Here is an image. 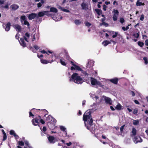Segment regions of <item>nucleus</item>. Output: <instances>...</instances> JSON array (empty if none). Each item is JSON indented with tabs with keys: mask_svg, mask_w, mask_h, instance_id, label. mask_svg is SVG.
<instances>
[{
	"mask_svg": "<svg viewBox=\"0 0 148 148\" xmlns=\"http://www.w3.org/2000/svg\"><path fill=\"white\" fill-rule=\"evenodd\" d=\"M90 114V110H88L85 112L83 116V120L85 122L86 126L87 128L90 130L92 129L93 127V120L91 118Z\"/></svg>",
	"mask_w": 148,
	"mask_h": 148,
	"instance_id": "f257e3e1",
	"label": "nucleus"
},
{
	"mask_svg": "<svg viewBox=\"0 0 148 148\" xmlns=\"http://www.w3.org/2000/svg\"><path fill=\"white\" fill-rule=\"evenodd\" d=\"M69 80L78 84H81L84 82L83 79L76 73H73L72 75Z\"/></svg>",
	"mask_w": 148,
	"mask_h": 148,
	"instance_id": "f03ea898",
	"label": "nucleus"
},
{
	"mask_svg": "<svg viewBox=\"0 0 148 148\" xmlns=\"http://www.w3.org/2000/svg\"><path fill=\"white\" fill-rule=\"evenodd\" d=\"M113 13L112 19L113 21H116L117 20L119 14V12L117 10H114L112 11Z\"/></svg>",
	"mask_w": 148,
	"mask_h": 148,
	"instance_id": "7ed1b4c3",
	"label": "nucleus"
},
{
	"mask_svg": "<svg viewBox=\"0 0 148 148\" xmlns=\"http://www.w3.org/2000/svg\"><path fill=\"white\" fill-rule=\"evenodd\" d=\"M102 98L106 103L110 104H111L112 103V101L110 98L105 96H103Z\"/></svg>",
	"mask_w": 148,
	"mask_h": 148,
	"instance_id": "20e7f679",
	"label": "nucleus"
},
{
	"mask_svg": "<svg viewBox=\"0 0 148 148\" xmlns=\"http://www.w3.org/2000/svg\"><path fill=\"white\" fill-rule=\"evenodd\" d=\"M75 68V70H76L78 71H82V72L83 73L84 75L86 76H88V74L86 72L82 70L78 66L75 65L74 66Z\"/></svg>",
	"mask_w": 148,
	"mask_h": 148,
	"instance_id": "39448f33",
	"label": "nucleus"
},
{
	"mask_svg": "<svg viewBox=\"0 0 148 148\" xmlns=\"http://www.w3.org/2000/svg\"><path fill=\"white\" fill-rule=\"evenodd\" d=\"M27 16L29 20H32L35 17L37 18V14L35 13H32L29 14Z\"/></svg>",
	"mask_w": 148,
	"mask_h": 148,
	"instance_id": "423d86ee",
	"label": "nucleus"
},
{
	"mask_svg": "<svg viewBox=\"0 0 148 148\" xmlns=\"http://www.w3.org/2000/svg\"><path fill=\"white\" fill-rule=\"evenodd\" d=\"M46 120L48 122L50 123H53V122L54 121V119L52 117L51 115L48 116V117L47 118Z\"/></svg>",
	"mask_w": 148,
	"mask_h": 148,
	"instance_id": "0eeeda50",
	"label": "nucleus"
},
{
	"mask_svg": "<svg viewBox=\"0 0 148 148\" xmlns=\"http://www.w3.org/2000/svg\"><path fill=\"white\" fill-rule=\"evenodd\" d=\"M19 6L17 4H12L10 6V8L13 11L17 10L19 8Z\"/></svg>",
	"mask_w": 148,
	"mask_h": 148,
	"instance_id": "6e6552de",
	"label": "nucleus"
},
{
	"mask_svg": "<svg viewBox=\"0 0 148 148\" xmlns=\"http://www.w3.org/2000/svg\"><path fill=\"white\" fill-rule=\"evenodd\" d=\"M10 23L9 22L8 23L6 24H3V26L4 27V26H5V29L6 31H8L10 29Z\"/></svg>",
	"mask_w": 148,
	"mask_h": 148,
	"instance_id": "1a4fd4ad",
	"label": "nucleus"
},
{
	"mask_svg": "<svg viewBox=\"0 0 148 148\" xmlns=\"http://www.w3.org/2000/svg\"><path fill=\"white\" fill-rule=\"evenodd\" d=\"M81 6L83 10H87L88 9V5L86 3H83L81 4Z\"/></svg>",
	"mask_w": 148,
	"mask_h": 148,
	"instance_id": "9d476101",
	"label": "nucleus"
},
{
	"mask_svg": "<svg viewBox=\"0 0 148 148\" xmlns=\"http://www.w3.org/2000/svg\"><path fill=\"white\" fill-rule=\"evenodd\" d=\"M13 27L15 29L16 31L20 32L21 31V27L18 25L17 24H15L13 26Z\"/></svg>",
	"mask_w": 148,
	"mask_h": 148,
	"instance_id": "9b49d317",
	"label": "nucleus"
},
{
	"mask_svg": "<svg viewBox=\"0 0 148 148\" xmlns=\"http://www.w3.org/2000/svg\"><path fill=\"white\" fill-rule=\"evenodd\" d=\"M48 138L49 141L50 143H53L55 142L54 141V137L49 136L48 137Z\"/></svg>",
	"mask_w": 148,
	"mask_h": 148,
	"instance_id": "f8f14e48",
	"label": "nucleus"
},
{
	"mask_svg": "<svg viewBox=\"0 0 148 148\" xmlns=\"http://www.w3.org/2000/svg\"><path fill=\"white\" fill-rule=\"evenodd\" d=\"M97 81L95 79L91 78V83L93 85H95L97 84Z\"/></svg>",
	"mask_w": 148,
	"mask_h": 148,
	"instance_id": "ddd939ff",
	"label": "nucleus"
},
{
	"mask_svg": "<svg viewBox=\"0 0 148 148\" xmlns=\"http://www.w3.org/2000/svg\"><path fill=\"white\" fill-rule=\"evenodd\" d=\"M21 45L23 47H25L26 46V44L25 42L23 39L21 38L19 40Z\"/></svg>",
	"mask_w": 148,
	"mask_h": 148,
	"instance_id": "4468645a",
	"label": "nucleus"
},
{
	"mask_svg": "<svg viewBox=\"0 0 148 148\" xmlns=\"http://www.w3.org/2000/svg\"><path fill=\"white\" fill-rule=\"evenodd\" d=\"M45 3V1L43 0H41L40 1V2L37 4V7L38 8L41 7L42 5L44 4Z\"/></svg>",
	"mask_w": 148,
	"mask_h": 148,
	"instance_id": "2eb2a0df",
	"label": "nucleus"
},
{
	"mask_svg": "<svg viewBox=\"0 0 148 148\" xmlns=\"http://www.w3.org/2000/svg\"><path fill=\"white\" fill-rule=\"evenodd\" d=\"M32 123L33 125H37L38 124V120L36 119H34L32 120Z\"/></svg>",
	"mask_w": 148,
	"mask_h": 148,
	"instance_id": "dca6fc26",
	"label": "nucleus"
},
{
	"mask_svg": "<svg viewBox=\"0 0 148 148\" xmlns=\"http://www.w3.org/2000/svg\"><path fill=\"white\" fill-rule=\"evenodd\" d=\"M40 61L41 63L43 64H47L49 63H51V62H53V60H52L51 62H49L48 61L42 59Z\"/></svg>",
	"mask_w": 148,
	"mask_h": 148,
	"instance_id": "f3484780",
	"label": "nucleus"
},
{
	"mask_svg": "<svg viewBox=\"0 0 148 148\" xmlns=\"http://www.w3.org/2000/svg\"><path fill=\"white\" fill-rule=\"evenodd\" d=\"M44 16V11L39 12L37 14V18L43 16Z\"/></svg>",
	"mask_w": 148,
	"mask_h": 148,
	"instance_id": "a211bd4d",
	"label": "nucleus"
},
{
	"mask_svg": "<svg viewBox=\"0 0 148 148\" xmlns=\"http://www.w3.org/2000/svg\"><path fill=\"white\" fill-rule=\"evenodd\" d=\"M110 81L112 82L115 84H116L118 82V79L117 78H115L113 79H110Z\"/></svg>",
	"mask_w": 148,
	"mask_h": 148,
	"instance_id": "6ab92c4d",
	"label": "nucleus"
},
{
	"mask_svg": "<svg viewBox=\"0 0 148 148\" xmlns=\"http://www.w3.org/2000/svg\"><path fill=\"white\" fill-rule=\"evenodd\" d=\"M110 43L111 42L109 41L108 40H105L102 42V44L104 46H106Z\"/></svg>",
	"mask_w": 148,
	"mask_h": 148,
	"instance_id": "aec40b11",
	"label": "nucleus"
},
{
	"mask_svg": "<svg viewBox=\"0 0 148 148\" xmlns=\"http://www.w3.org/2000/svg\"><path fill=\"white\" fill-rule=\"evenodd\" d=\"M50 12L54 13H56L58 12V10L57 9L55 8L51 7L50 9Z\"/></svg>",
	"mask_w": 148,
	"mask_h": 148,
	"instance_id": "412c9836",
	"label": "nucleus"
},
{
	"mask_svg": "<svg viewBox=\"0 0 148 148\" xmlns=\"http://www.w3.org/2000/svg\"><path fill=\"white\" fill-rule=\"evenodd\" d=\"M38 35L37 34L36 35H34L33 36V38L32 39V41H34L36 40H38Z\"/></svg>",
	"mask_w": 148,
	"mask_h": 148,
	"instance_id": "4be33fe9",
	"label": "nucleus"
},
{
	"mask_svg": "<svg viewBox=\"0 0 148 148\" xmlns=\"http://www.w3.org/2000/svg\"><path fill=\"white\" fill-rule=\"evenodd\" d=\"M145 5V4L144 3H142L141 2H140V0H138L137 1V2L136 3V5L137 6H141V5Z\"/></svg>",
	"mask_w": 148,
	"mask_h": 148,
	"instance_id": "5701e85b",
	"label": "nucleus"
},
{
	"mask_svg": "<svg viewBox=\"0 0 148 148\" xmlns=\"http://www.w3.org/2000/svg\"><path fill=\"white\" fill-rule=\"evenodd\" d=\"M90 96L93 99L95 100H97L99 99L98 97L94 94H91L90 95Z\"/></svg>",
	"mask_w": 148,
	"mask_h": 148,
	"instance_id": "b1692460",
	"label": "nucleus"
},
{
	"mask_svg": "<svg viewBox=\"0 0 148 148\" xmlns=\"http://www.w3.org/2000/svg\"><path fill=\"white\" fill-rule=\"evenodd\" d=\"M122 107L121 105L120 104L118 103L116 106L115 108L118 110H120L121 109Z\"/></svg>",
	"mask_w": 148,
	"mask_h": 148,
	"instance_id": "393cba45",
	"label": "nucleus"
},
{
	"mask_svg": "<svg viewBox=\"0 0 148 148\" xmlns=\"http://www.w3.org/2000/svg\"><path fill=\"white\" fill-rule=\"evenodd\" d=\"M10 134L11 135H13L16 138L18 137V135H16V134L15 133L14 131L13 130H11L10 132Z\"/></svg>",
	"mask_w": 148,
	"mask_h": 148,
	"instance_id": "a878e982",
	"label": "nucleus"
},
{
	"mask_svg": "<svg viewBox=\"0 0 148 148\" xmlns=\"http://www.w3.org/2000/svg\"><path fill=\"white\" fill-rule=\"evenodd\" d=\"M74 22L77 25H79L81 23V21L79 20H75Z\"/></svg>",
	"mask_w": 148,
	"mask_h": 148,
	"instance_id": "bb28decb",
	"label": "nucleus"
},
{
	"mask_svg": "<svg viewBox=\"0 0 148 148\" xmlns=\"http://www.w3.org/2000/svg\"><path fill=\"white\" fill-rule=\"evenodd\" d=\"M29 34L27 33L25 34V36L24 37L25 40L27 41H28L27 39L29 38Z\"/></svg>",
	"mask_w": 148,
	"mask_h": 148,
	"instance_id": "cd10ccee",
	"label": "nucleus"
},
{
	"mask_svg": "<svg viewBox=\"0 0 148 148\" xmlns=\"http://www.w3.org/2000/svg\"><path fill=\"white\" fill-rule=\"evenodd\" d=\"M132 135L133 136H134L136 134V130L135 128H133L132 129Z\"/></svg>",
	"mask_w": 148,
	"mask_h": 148,
	"instance_id": "c85d7f7f",
	"label": "nucleus"
},
{
	"mask_svg": "<svg viewBox=\"0 0 148 148\" xmlns=\"http://www.w3.org/2000/svg\"><path fill=\"white\" fill-rule=\"evenodd\" d=\"M139 120H133V124L134 125H137L139 124Z\"/></svg>",
	"mask_w": 148,
	"mask_h": 148,
	"instance_id": "c756f323",
	"label": "nucleus"
},
{
	"mask_svg": "<svg viewBox=\"0 0 148 148\" xmlns=\"http://www.w3.org/2000/svg\"><path fill=\"white\" fill-rule=\"evenodd\" d=\"M50 11H44V15H46L48 16H51V14L50 13Z\"/></svg>",
	"mask_w": 148,
	"mask_h": 148,
	"instance_id": "7c9ffc66",
	"label": "nucleus"
},
{
	"mask_svg": "<svg viewBox=\"0 0 148 148\" xmlns=\"http://www.w3.org/2000/svg\"><path fill=\"white\" fill-rule=\"evenodd\" d=\"M97 86H99L101 87L102 88H103L104 86L100 82L97 81Z\"/></svg>",
	"mask_w": 148,
	"mask_h": 148,
	"instance_id": "2f4dec72",
	"label": "nucleus"
},
{
	"mask_svg": "<svg viewBox=\"0 0 148 148\" xmlns=\"http://www.w3.org/2000/svg\"><path fill=\"white\" fill-rule=\"evenodd\" d=\"M105 20V19H102V23L100 24V25H103L106 26H107L108 24L107 23H106L104 22Z\"/></svg>",
	"mask_w": 148,
	"mask_h": 148,
	"instance_id": "473e14b6",
	"label": "nucleus"
},
{
	"mask_svg": "<svg viewBox=\"0 0 148 148\" xmlns=\"http://www.w3.org/2000/svg\"><path fill=\"white\" fill-rule=\"evenodd\" d=\"M139 138L140 140H137L136 141V140L134 141V142L136 144L138 142L141 143L142 142V141H143L142 139L140 137H139Z\"/></svg>",
	"mask_w": 148,
	"mask_h": 148,
	"instance_id": "72a5a7b5",
	"label": "nucleus"
},
{
	"mask_svg": "<svg viewBox=\"0 0 148 148\" xmlns=\"http://www.w3.org/2000/svg\"><path fill=\"white\" fill-rule=\"evenodd\" d=\"M95 11L99 15H101L102 13L101 11L99 9H96L95 10Z\"/></svg>",
	"mask_w": 148,
	"mask_h": 148,
	"instance_id": "f704fd0d",
	"label": "nucleus"
},
{
	"mask_svg": "<svg viewBox=\"0 0 148 148\" xmlns=\"http://www.w3.org/2000/svg\"><path fill=\"white\" fill-rule=\"evenodd\" d=\"M60 62L61 64L63 65H65L66 64L64 60H63L62 59L60 60Z\"/></svg>",
	"mask_w": 148,
	"mask_h": 148,
	"instance_id": "c9c22d12",
	"label": "nucleus"
},
{
	"mask_svg": "<svg viewBox=\"0 0 148 148\" xmlns=\"http://www.w3.org/2000/svg\"><path fill=\"white\" fill-rule=\"evenodd\" d=\"M21 21L23 20L24 21H26V16H23L21 17Z\"/></svg>",
	"mask_w": 148,
	"mask_h": 148,
	"instance_id": "e433bc0d",
	"label": "nucleus"
},
{
	"mask_svg": "<svg viewBox=\"0 0 148 148\" xmlns=\"http://www.w3.org/2000/svg\"><path fill=\"white\" fill-rule=\"evenodd\" d=\"M129 27L128 26H126V27H122V29L124 31H125L126 30H127V29H129Z\"/></svg>",
	"mask_w": 148,
	"mask_h": 148,
	"instance_id": "4c0bfd02",
	"label": "nucleus"
},
{
	"mask_svg": "<svg viewBox=\"0 0 148 148\" xmlns=\"http://www.w3.org/2000/svg\"><path fill=\"white\" fill-rule=\"evenodd\" d=\"M125 22V20L123 18H120V22L121 23H123Z\"/></svg>",
	"mask_w": 148,
	"mask_h": 148,
	"instance_id": "58836bf2",
	"label": "nucleus"
},
{
	"mask_svg": "<svg viewBox=\"0 0 148 148\" xmlns=\"http://www.w3.org/2000/svg\"><path fill=\"white\" fill-rule=\"evenodd\" d=\"M138 45L140 47H142L144 45V43L143 42H138Z\"/></svg>",
	"mask_w": 148,
	"mask_h": 148,
	"instance_id": "ea45409f",
	"label": "nucleus"
},
{
	"mask_svg": "<svg viewBox=\"0 0 148 148\" xmlns=\"http://www.w3.org/2000/svg\"><path fill=\"white\" fill-rule=\"evenodd\" d=\"M60 130L63 131H65L66 128L63 126H60Z\"/></svg>",
	"mask_w": 148,
	"mask_h": 148,
	"instance_id": "a19ab883",
	"label": "nucleus"
},
{
	"mask_svg": "<svg viewBox=\"0 0 148 148\" xmlns=\"http://www.w3.org/2000/svg\"><path fill=\"white\" fill-rule=\"evenodd\" d=\"M143 59L145 61V63L146 64H147L148 63L147 59L146 57H144Z\"/></svg>",
	"mask_w": 148,
	"mask_h": 148,
	"instance_id": "79ce46f5",
	"label": "nucleus"
},
{
	"mask_svg": "<svg viewBox=\"0 0 148 148\" xmlns=\"http://www.w3.org/2000/svg\"><path fill=\"white\" fill-rule=\"evenodd\" d=\"M115 34L113 35L112 37L113 38H114L117 36L118 32H113V34Z\"/></svg>",
	"mask_w": 148,
	"mask_h": 148,
	"instance_id": "37998d69",
	"label": "nucleus"
},
{
	"mask_svg": "<svg viewBox=\"0 0 148 148\" xmlns=\"http://www.w3.org/2000/svg\"><path fill=\"white\" fill-rule=\"evenodd\" d=\"M18 144L21 146H23L24 145V143L22 141H19L18 142Z\"/></svg>",
	"mask_w": 148,
	"mask_h": 148,
	"instance_id": "c03bdc74",
	"label": "nucleus"
},
{
	"mask_svg": "<svg viewBox=\"0 0 148 148\" xmlns=\"http://www.w3.org/2000/svg\"><path fill=\"white\" fill-rule=\"evenodd\" d=\"M52 18L54 20L56 21H60V20H61L62 19V16H61L60 18V19H59V18H58V19L55 18L54 17H52Z\"/></svg>",
	"mask_w": 148,
	"mask_h": 148,
	"instance_id": "a18cd8bd",
	"label": "nucleus"
},
{
	"mask_svg": "<svg viewBox=\"0 0 148 148\" xmlns=\"http://www.w3.org/2000/svg\"><path fill=\"white\" fill-rule=\"evenodd\" d=\"M24 23L25 25H27L28 26L29 25V22L26 20L24 21Z\"/></svg>",
	"mask_w": 148,
	"mask_h": 148,
	"instance_id": "49530a36",
	"label": "nucleus"
},
{
	"mask_svg": "<svg viewBox=\"0 0 148 148\" xmlns=\"http://www.w3.org/2000/svg\"><path fill=\"white\" fill-rule=\"evenodd\" d=\"M125 125H123L121 127L120 129V131H121V132H122L123 131V129H124V127H125Z\"/></svg>",
	"mask_w": 148,
	"mask_h": 148,
	"instance_id": "de8ad7c7",
	"label": "nucleus"
},
{
	"mask_svg": "<svg viewBox=\"0 0 148 148\" xmlns=\"http://www.w3.org/2000/svg\"><path fill=\"white\" fill-rule=\"evenodd\" d=\"M85 25L86 26L88 27H89L91 25V24L88 22H86L85 23Z\"/></svg>",
	"mask_w": 148,
	"mask_h": 148,
	"instance_id": "09e8293b",
	"label": "nucleus"
},
{
	"mask_svg": "<svg viewBox=\"0 0 148 148\" xmlns=\"http://www.w3.org/2000/svg\"><path fill=\"white\" fill-rule=\"evenodd\" d=\"M144 19V15L143 14H142L141 15L140 17V20L142 21Z\"/></svg>",
	"mask_w": 148,
	"mask_h": 148,
	"instance_id": "8fccbe9b",
	"label": "nucleus"
},
{
	"mask_svg": "<svg viewBox=\"0 0 148 148\" xmlns=\"http://www.w3.org/2000/svg\"><path fill=\"white\" fill-rule=\"evenodd\" d=\"M133 112L134 114H137L138 112L137 109H135L134 110Z\"/></svg>",
	"mask_w": 148,
	"mask_h": 148,
	"instance_id": "3c124183",
	"label": "nucleus"
},
{
	"mask_svg": "<svg viewBox=\"0 0 148 148\" xmlns=\"http://www.w3.org/2000/svg\"><path fill=\"white\" fill-rule=\"evenodd\" d=\"M7 138V136L6 135V134H3V140H6Z\"/></svg>",
	"mask_w": 148,
	"mask_h": 148,
	"instance_id": "603ef678",
	"label": "nucleus"
},
{
	"mask_svg": "<svg viewBox=\"0 0 148 148\" xmlns=\"http://www.w3.org/2000/svg\"><path fill=\"white\" fill-rule=\"evenodd\" d=\"M62 10L64 11V12H69V10L66 9H65L63 8Z\"/></svg>",
	"mask_w": 148,
	"mask_h": 148,
	"instance_id": "864d4df0",
	"label": "nucleus"
},
{
	"mask_svg": "<svg viewBox=\"0 0 148 148\" xmlns=\"http://www.w3.org/2000/svg\"><path fill=\"white\" fill-rule=\"evenodd\" d=\"M134 36L136 38H137L139 36V35L138 33H137L136 34H135L134 35Z\"/></svg>",
	"mask_w": 148,
	"mask_h": 148,
	"instance_id": "5fc2aeb1",
	"label": "nucleus"
},
{
	"mask_svg": "<svg viewBox=\"0 0 148 148\" xmlns=\"http://www.w3.org/2000/svg\"><path fill=\"white\" fill-rule=\"evenodd\" d=\"M107 8V6L105 5H104L103 6V9L104 11H106V8Z\"/></svg>",
	"mask_w": 148,
	"mask_h": 148,
	"instance_id": "6e6d98bb",
	"label": "nucleus"
},
{
	"mask_svg": "<svg viewBox=\"0 0 148 148\" xmlns=\"http://www.w3.org/2000/svg\"><path fill=\"white\" fill-rule=\"evenodd\" d=\"M92 63V65H91V66H93V61H92V60H91L89 62H88V64H91Z\"/></svg>",
	"mask_w": 148,
	"mask_h": 148,
	"instance_id": "4d7b16f0",
	"label": "nucleus"
},
{
	"mask_svg": "<svg viewBox=\"0 0 148 148\" xmlns=\"http://www.w3.org/2000/svg\"><path fill=\"white\" fill-rule=\"evenodd\" d=\"M3 8H5V9H9V5L7 4L4 7H3Z\"/></svg>",
	"mask_w": 148,
	"mask_h": 148,
	"instance_id": "13d9d810",
	"label": "nucleus"
},
{
	"mask_svg": "<svg viewBox=\"0 0 148 148\" xmlns=\"http://www.w3.org/2000/svg\"><path fill=\"white\" fill-rule=\"evenodd\" d=\"M34 47L36 50L38 49H39L38 47L36 45H34Z\"/></svg>",
	"mask_w": 148,
	"mask_h": 148,
	"instance_id": "bf43d9fd",
	"label": "nucleus"
},
{
	"mask_svg": "<svg viewBox=\"0 0 148 148\" xmlns=\"http://www.w3.org/2000/svg\"><path fill=\"white\" fill-rule=\"evenodd\" d=\"M40 52L42 53H47V54H48L47 52H46L45 51V50H42L41 51H40Z\"/></svg>",
	"mask_w": 148,
	"mask_h": 148,
	"instance_id": "052dcab7",
	"label": "nucleus"
},
{
	"mask_svg": "<svg viewBox=\"0 0 148 148\" xmlns=\"http://www.w3.org/2000/svg\"><path fill=\"white\" fill-rule=\"evenodd\" d=\"M145 44L147 46H148V40H146L145 41Z\"/></svg>",
	"mask_w": 148,
	"mask_h": 148,
	"instance_id": "680f3d73",
	"label": "nucleus"
},
{
	"mask_svg": "<svg viewBox=\"0 0 148 148\" xmlns=\"http://www.w3.org/2000/svg\"><path fill=\"white\" fill-rule=\"evenodd\" d=\"M66 144L68 146H70L71 144L72 143L71 142H69V143H67Z\"/></svg>",
	"mask_w": 148,
	"mask_h": 148,
	"instance_id": "e2e57ef3",
	"label": "nucleus"
},
{
	"mask_svg": "<svg viewBox=\"0 0 148 148\" xmlns=\"http://www.w3.org/2000/svg\"><path fill=\"white\" fill-rule=\"evenodd\" d=\"M4 1L3 0H0V4H2L4 3Z\"/></svg>",
	"mask_w": 148,
	"mask_h": 148,
	"instance_id": "0e129e2a",
	"label": "nucleus"
},
{
	"mask_svg": "<svg viewBox=\"0 0 148 148\" xmlns=\"http://www.w3.org/2000/svg\"><path fill=\"white\" fill-rule=\"evenodd\" d=\"M40 121L41 123L42 124H44L45 123V122L43 120L41 119L40 120Z\"/></svg>",
	"mask_w": 148,
	"mask_h": 148,
	"instance_id": "69168bd1",
	"label": "nucleus"
},
{
	"mask_svg": "<svg viewBox=\"0 0 148 148\" xmlns=\"http://www.w3.org/2000/svg\"><path fill=\"white\" fill-rule=\"evenodd\" d=\"M113 4L114 5H115V4H116V5H118L117 2L116 1H114Z\"/></svg>",
	"mask_w": 148,
	"mask_h": 148,
	"instance_id": "338daca9",
	"label": "nucleus"
},
{
	"mask_svg": "<svg viewBox=\"0 0 148 148\" xmlns=\"http://www.w3.org/2000/svg\"><path fill=\"white\" fill-rule=\"evenodd\" d=\"M134 102L136 104H139V102L137 100H135Z\"/></svg>",
	"mask_w": 148,
	"mask_h": 148,
	"instance_id": "774afa93",
	"label": "nucleus"
}]
</instances>
